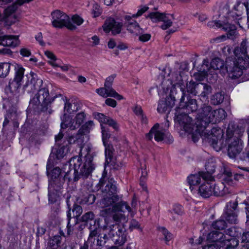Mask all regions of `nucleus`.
<instances>
[{"instance_id":"50","label":"nucleus","mask_w":249,"mask_h":249,"mask_svg":"<svg viewBox=\"0 0 249 249\" xmlns=\"http://www.w3.org/2000/svg\"><path fill=\"white\" fill-rule=\"evenodd\" d=\"M223 182L229 186H234L236 185V182L232 179V176H224L222 178Z\"/></svg>"},{"instance_id":"19","label":"nucleus","mask_w":249,"mask_h":249,"mask_svg":"<svg viewBox=\"0 0 249 249\" xmlns=\"http://www.w3.org/2000/svg\"><path fill=\"white\" fill-rule=\"evenodd\" d=\"M207 26L210 28H222L224 31H228V36L229 38H232L236 33V26L233 24L230 23L228 21L225 22L220 20H212L208 22Z\"/></svg>"},{"instance_id":"49","label":"nucleus","mask_w":249,"mask_h":249,"mask_svg":"<svg viewBox=\"0 0 249 249\" xmlns=\"http://www.w3.org/2000/svg\"><path fill=\"white\" fill-rule=\"evenodd\" d=\"M223 182L229 186H234L236 185V182L232 179V176H224L222 178Z\"/></svg>"},{"instance_id":"54","label":"nucleus","mask_w":249,"mask_h":249,"mask_svg":"<svg viewBox=\"0 0 249 249\" xmlns=\"http://www.w3.org/2000/svg\"><path fill=\"white\" fill-rule=\"evenodd\" d=\"M129 229L132 231L134 229H139L140 231H142V228L140 226L139 223L135 219H132L130 222Z\"/></svg>"},{"instance_id":"37","label":"nucleus","mask_w":249,"mask_h":249,"mask_svg":"<svg viewBox=\"0 0 249 249\" xmlns=\"http://www.w3.org/2000/svg\"><path fill=\"white\" fill-rule=\"evenodd\" d=\"M86 119V114L84 112H81L76 114L74 119V125H71V128L72 129H76L79 127V126L84 123Z\"/></svg>"},{"instance_id":"32","label":"nucleus","mask_w":249,"mask_h":249,"mask_svg":"<svg viewBox=\"0 0 249 249\" xmlns=\"http://www.w3.org/2000/svg\"><path fill=\"white\" fill-rule=\"evenodd\" d=\"M15 75L14 79L22 82L24 77L25 69L20 64H15L14 65Z\"/></svg>"},{"instance_id":"29","label":"nucleus","mask_w":249,"mask_h":249,"mask_svg":"<svg viewBox=\"0 0 249 249\" xmlns=\"http://www.w3.org/2000/svg\"><path fill=\"white\" fill-rule=\"evenodd\" d=\"M96 92L100 96L106 98L107 97H112L116 98L117 100H121L123 99V97L121 95H115L110 91V89L106 87L97 89L96 90Z\"/></svg>"},{"instance_id":"51","label":"nucleus","mask_w":249,"mask_h":249,"mask_svg":"<svg viewBox=\"0 0 249 249\" xmlns=\"http://www.w3.org/2000/svg\"><path fill=\"white\" fill-rule=\"evenodd\" d=\"M73 217L77 218L82 213V209L80 205L74 204L72 209Z\"/></svg>"},{"instance_id":"36","label":"nucleus","mask_w":249,"mask_h":249,"mask_svg":"<svg viewBox=\"0 0 249 249\" xmlns=\"http://www.w3.org/2000/svg\"><path fill=\"white\" fill-rule=\"evenodd\" d=\"M61 119L62 121L61 123V129L69 128L70 130H73L71 127V125H74V122L69 115L65 113L63 116L61 117Z\"/></svg>"},{"instance_id":"64","label":"nucleus","mask_w":249,"mask_h":249,"mask_svg":"<svg viewBox=\"0 0 249 249\" xmlns=\"http://www.w3.org/2000/svg\"><path fill=\"white\" fill-rule=\"evenodd\" d=\"M172 84V82L169 80H163L161 83L162 88L164 90H168L170 88L169 85H171Z\"/></svg>"},{"instance_id":"55","label":"nucleus","mask_w":249,"mask_h":249,"mask_svg":"<svg viewBox=\"0 0 249 249\" xmlns=\"http://www.w3.org/2000/svg\"><path fill=\"white\" fill-rule=\"evenodd\" d=\"M60 212V209L58 206L55 207H53L51 210L50 217L52 219H55L58 218V215Z\"/></svg>"},{"instance_id":"14","label":"nucleus","mask_w":249,"mask_h":249,"mask_svg":"<svg viewBox=\"0 0 249 249\" xmlns=\"http://www.w3.org/2000/svg\"><path fill=\"white\" fill-rule=\"evenodd\" d=\"M204 180L211 181L213 196H223L231 192L229 187L227 186L224 182H215L214 178L213 176H211L209 174L205 175L204 176Z\"/></svg>"},{"instance_id":"58","label":"nucleus","mask_w":249,"mask_h":249,"mask_svg":"<svg viewBox=\"0 0 249 249\" xmlns=\"http://www.w3.org/2000/svg\"><path fill=\"white\" fill-rule=\"evenodd\" d=\"M103 235V236H101L99 238V236H98L97 240H96V246H99V247H103L104 246L105 243L107 242V240L108 239H109V238H107V237H104V235Z\"/></svg>"},{"instance_id":"43","label":"nucleus","mask_w":249,"mask_h":249,"mask_svg":"<svg viewBox=\"0 0 249 249\" xmlns=\"http://www.w3.org/2000/svg\"><path fill=\"white\" fill-rule=\"evenodd\" d=\"M224 98V95L221 92L213 94L211 98V103L214 105H217L223 102Z\"/></svg>"},{"instance_id":"63","label":"nucleus","mask_w":249,"mask_h":249,"mask_svg":"<svg viewBox=\"0 0 249 249\" xmlns=\"http://www.w3.org/2000/svg\"><path fill=\"white\" fill-rule=\"evenodd\" d=\"M148 9V7L146 6H142L140 10H139L137 13L135 14H133L132 17L133 18H137L141 16L143 13L146 12Z\"/></svg>"},{"instance_id":"5","label":"nucleus","mask_w":249,"mask_h":249,"mask_svg":"<svg viewBox=\"0 0 249 249\" xmlns=\"http://www.w3.org/2000/svg\"><path fill=\"white\" fill-rule=\"evenodd\" d=\"M47 170L48 175L50 176L48 186L49 201L53 203L56 200L58 193L63 188L65 180L68 179L69 181L71 180L70 176L71 171L63 172L60 168L56 167L49 173L48 166Z\"/></svg>"},{"instance_id":"35","label":"nucleus","mask_w":249,"mask_h":249,"mask_svg":"<svg viewBox=\"0 0 249 249\" xmlns=\"http://www.w3.org/2000/svg\"><path fill=\"white\" fill-rule=\"evenodd\" d=\"M174 18L172 15L163 14L160 19V21L163 22L160 27L163 30H166L171 27L173 23Z\"/></svg>"},{"instance_id":"16","label":"nucleus","mask_w":249,"mask_h":249,"mask_svg":"<svg viewBox=\"0 0 249 249\" xmlns=\"http://www.w3.org/2000/svg\"><path fill=\"white\" fill-rule=\"evenodd\" d=\"M237 201H230L226 204L223 216L226 220L230 224H236L238 221Z\"/></svg>"},{"instance_id":"48","label":"nucleus","mask_w":249,"mask_h":249,"mask_svg":"<svg viewBox=\"0 0 249 249\" xmlns=\"http://www.w3.org/2000/svg\"><path fill=\"white\" fill-rule=\"evenodd\" d=\"M242 246L245 249H249V232L243 233L242 237Z\"/></svg>"},{"instance_id":"41","label":"nucleus","mask_w":249,"mask_h":249,"mask_svg":"<svg viewBox=\"0 0 249 249\" xmlns=\"http://www.w3.org/2000/svg\"><path fill=\"white\" fill-rule=\"evenodd\" d=\"M215 163L213 161H208L205 165V169L207 171V172H202V178L204 179V175L207 174L212 176V174L215 172Z\"/></svg>"},{"instance_id":"47","label":"nucleus","mask_w":249,"mask_h":249,"mask_svg":"<svg viewBox=\"0 0 249 249\" xmlns=\"http://www.w3.org/2000/svg\"><path fill=\"white\" fill-rule=\"evenodd\" d=\"M163 14L159 12H151L147 16V18H150L153 22H156L160 21Z\"/></svg>"},{"instance_id":"10","label":"nucleus","mask_w":249,"mask_h":249,"mask_svg":"<svg viewBox=\"0 0 249 249\" xmlns=\"http://www.w3.org/2000/svg\"><path fill=\"white\" fill-rule=\"evenodd\" d=\"M51 17L52 24L54 28L61 29L65 27L71 30L76 28V26L71 22L69 16L59 10L52 12Z\"/></svg>"},{"instance_id":"57","label":"nucleus","mask_w":249,"mask_h":249,"mask_svg":"<svg viewBox=\"0 0 249 249\" xmlns=\"http://www.w3.org/2000/svg\"><path fill=\"white\" fill-rule=\"evenodd\" d=\"M73 23H75L77 26L81 25L83 22V19L77 15H73L71 18Z\"/></svg>"},{"instance_id":"45","label":"nucleus","mask_w":249,"mask_h":249,"mask_svg":"<svg viewBox=\"0 0 249 249\" xmlns=\"http://www.w3.org/2000/svg\"><path fill=\"white\" fill-rule=\"evenodd\" d=\"M213 229L222 230L227 227L226 222L223 219H219L214 222L212 224Z\"/></svg>"},{"instance_id":"52","label":"nucleus","mask_w":249,"mask_h":249,"mask_svg":"<svg viewBox=\"0 0 249 249\" xmlns=\"http://www.w3.org/2000/svg\"><path fill=\"white\" fill-rule=\"evenodd\" d=\"M169 213L171 214H173V213L178 215H182L183 213L182 207L179 204H176L174 205L173 211H169Z\"/></svg>"},{"instance_id":"9","label":"nucleus","mask_w":249,"mask_h":249,"mask_svg":"<svg viewBox=\"0 0 249 249\" xmlns=\"http://www.w3.org/2000/svg\"><path fill=\"white\" fill-rule=\"evenodd\" d=\"M214 110L212 107L209 105H204L201 108L196 122L195 131L196 133L202 134L204 132L208 124L212 122L210 117L213 115Z\"/></svg>"},{"instance_id":"3","label":"nucleus","mask_w":249,"mask_h":249,"mask_svg":"<svg viewBox=\"0 0 249 249\" xmlns=\"http://www.w3.org/2000/svg\"><path fill=\"white\" fill-rule=\"evenodd\" d=\"M247 40H243L239 47L234 50V55L227 58L225 68L229 76L232 79L238 78L249 67V56L247 54Z\"/></svg>"},{"instance_id":"61","label":"nucleus","mask_w":249,"mask_h":249,"mask_svg":"<svg viewBox=\"0 0 249 249\" xmlns=\"http://www.w3.org/2000/svg\"><path fill=\"white\" fill-rule=\"evenodd\" d=\"M19 53L23 57H29L31 55V51L26 48H22L19 51Z\"/></svg>"},{"instance_id":"6","label":"nucleus","mask_w":249,"mask_h":249,"mask_svg":"<svg viewBox=\"0 0 249 249\" xmlns=\"http://www.w3.org/2000/svg\"><path fill=\"white\" fill-rule=\"evenodd\" d=\"M225 238L224 234L218 231H213L209 233L207 237V240H204V239L200 236L198 239H196L194 241V238L190 239L189 242L192 245L194 246L202 245V249H206L211 248V249H220L221 248H224L222 245L223 241Z\"/></svg>"},{"instance_id":"1","label":"nucleus","mask_w":249,"mask_h":249,"mask_svg":"<svg viewBox=\"0 0 249 249\" xmlns=\"http://www.w3.org/2000/svg\"><path fill=\"white\" fill-rule=\"evenodd\" d=\"M98 185L102 189L103 195L100 205L105 208L102 211V215L105 216L118 212L125 213L126 211L128 213L131 211V208L128 204L122 201V196L117 194V187L113 178L105 180V178H102L100 179Z\"/></svg>"},{"instance_id":"15","label":"nucleus","mask_w":249,"mask_h":249,"mask_svg":"<svg viewBox=\"0 0 249 249\" xmlns=\"http://www.w3.org/2000/svg\"><path fill=\"white\" fill-rule=\"evenodd\" d=\"M94 125L92 121H89L83 124L78 131L75 135H71L69 137L68 141L69 143H82L84 138V135L89 132L90 129Z\"/></svg>"},{"instance_id":"12","label":"nucleus","mask_w":249,"mask_h":249,"mask_svg":"<svg viewBox=\"0 0 249 249\" xmlns=\"http://www.w3.org/2000/svg\"><path fill=\"white\" fill-rule=\"evenodd\" d=\"M177 85H178L180 87V89L182 92V96L180 100L179 106L176 110H179L180 111L183 110V112L187 114L191 112L196 111L198 108L196 100L189 98V96H186L185 92V87L182 83L178 82Z\"/></svg>"},{"instance_id":"46","label":"nucleus","mask_w":249,"mask_h":249,"mask_svg":"<svg viewBox=\"0 0 249 249\" xmlns=\"http://www.w3.org/2000/svg\"><path fill=\"white\" fill-rule=\"evenodd\" d=\"M61 237L59 235H55L52 239H51L48 242L49 245L52 247H58L61 243ZM53 249H55L53 248Z\"/></svg>"},{"instance_id":"25","label":"nucleus","mask_w":249,"mask_h":249,"mask_svg":"<svg viewBox=\"0 0 249 249\" xmlns=\"http://www.w3.org/2000/svg\"><path fill=\"white\" fill-rule=\"evenodd\" d=\"M177 78H178V80H177V81L175 83L174 86H178L180 88V87L178 85H177L178 83L181 82L183 83V85L184 86L185 88V92L186 93V91L190 94H192L194 95H196L197 93V92L196 91V89H197V85L198 84H196V82L191 81L189 82V83H187L186 84V86L184 85V83L183 82V79H182V77L180 75V74H177Z\"/></svg>"},{"instance_id":"11","label":"nucleus","mask_w":249,"mask_h":249,"mask_svg":"<svg viewBox=\"0 0 249 249\" xmlns=\"http://www.w3.org/2000/svg\"><path fill=\"white\" fill-rule=\"evenodd\" d=\"M175 121L176 123H178L179 125L182 127L183 130L188 132L189 133H192V138L194 142L197 141V139H196L194 136L195 134H197L195 131L196 129V124H193L192 122V119L190 117L187 113L180 111L179 110H176L175 113Z\"/></svg>"},{"instance_id":"59","label":"nucleus","mask_w":249,"mask_h":249,"mask_svg":"<svg viewBox=\"0 0 249 249\" xmlns=\"http://www.w3.org/2000/svg\"><path fill=\"white\" fill-rule=\"evenodd\" d=\"M17 10V6L15 5H11L8 6L6 9H5V14L6 16L8 17L14 13Z\"/></svg>"},{"instance_id":"39","label":"nucleus","mask_w":249,"mask_h":249,"mask_svg":"<svg viewBox=\"0 0 249 249\" xmlns=\"http://www.w3.org/2000/svg\"><path fill=\"white\" fill-rule=\"evenodd\" d=\"M116 75L115 74H112L110 76L107 77L104 84V87H106L108 89H110V91L115 95H119L112 88V85L113 81L116 77Z\"/></svg>"},{"instance_id":"20","label":"nucleus","mask_w":249,"mask_h":249,"mask_svg":"<svg viewBox=\"0 0 249 249\" xmlns=\"http://www.w3.org/2000/svg\"><path fill=\"white\" fill-rule=\"evenodd\" d=\"M27 78L28 80L23 86V89L28 93L36 91L42 84V80L38 78L37 75L33 72H30Z\"/></svg>"},{"instance_id":"31","label":"nucleus","mask_w":249,"mask_h":249,"mask_svg":"<svg viewBox=\"0 0 249 249\" xmlns=\"http://www.w3.org/2000/svg\"><path fill=\"white\" fill-rule=\"evenodd\" d=\"M127 30L132 34L138 36L143 33L142 29L141 28L138 23L135 20L129 22L126 25Z\"/></svg>"},{"instance_id":"34","label":"nucleus","mask_w":249,"mask_h":249,"mask_svg":"<svg viewBox=\"0 0 249 249\" xmlns=\"http://www.w3.org/2000/svg\"><path fill=\"white\" fill-rule=\"evenodd\" d=\"M22 82L13 79L10 80L9 83L8 89L13 95H17L19 92Z\"/></svg>"},{"instance_id":"38","label":"nucleus","mask_w":249,"mask_h":249,"mask_svg":"<svg viewBox=\"0 0 249 249\" xmlns=\"http://www.w3.org/2000/svg\"><path fill=\"white\" fill-rule=\"evenodd\" d=\"M197 87V89H203V91L200 94L201 97H207L208 95L212 92L211 87L207 84L203 83H198Z\"/></svg>"},{"instance_id":"42","label":"nucleus","mask_w":249,"mask_h":249,"mask_svg":"<svg viewBox=\"0 0 249 249\" xmlns=\"http://www.w3.org/2000/svg\"><path fill=\"white\" fill-rule=\"evenodd\" d=\"M10 70V64L9 63H0V77H5L9 73Z\"/></svg>"},{"instance_id":"21","label":"nucleus","mask_w":249,"mask_h":249,"mask_svg":"<svg viewBox=\"0 0 249 249\" xmlns=\"http://www.w3.org/2000/svg\"><path fill=\"white\" fill-rule=\"evenodd\" d=\"M122 27V22H117L113 18L110 17L106 20L103 25V29L105 32L109 33L111 31L112 34L114 36L121 33Z\"/></svg>"},{"instance_id":"27","label":"nucleus","mask_w":249,"mask_h":249,"mask_svg":"<svg viewBox=\"0 0 249 249\" xmlns=\"http://www.w3.org/2000/svg\"><path fill=\"white\" fill-rule=\"evenodd\" d=\"M234 10L237 12L235 14L239 17L246 10L247 14H249V6L248 0H239L234 7Z\"/></svg>"},{"instance_id":"4","label":"nucleus","mask_w":249,"mask_h":249,"mask_svg":"<svg viewBox=\"0 0 249 249\" xmlns=\"http://www.w3.org/2000/svg\"><path fill=\"white\" fill-rule=\"evenodd\" d=\"M85 149L87 151L85 156L84 162H83L80 156H75L71 159L69 166L73 169V180L77 181L80 178H87L95 168V165L93 162V157L89 153L90 147L86 146Z\"/></svg>"},{"instance_id":"23","label":"nucleus","mask_w":249,"mask_h":249,"mask_svg":"<svg viewBox=\"0 0 249 249\" xmlns=\"http://www.w3.org/2000/svg\"><path fill=\"white\" fill-rule=\"evenodd\" d=\"M20 44L18 36H0V45L15 48Z\"/></svg>"},{"instance_id":"33","label":"nucleus","mask_w":249,"mask_h":249,"mask_svg":"<svg viewBox=\"0 0 249 249\" xmlns=\"http://www.w3.org/2000/svg\"><path fill=\"white\" fill-rule=\"evenodd\" d=\"M202 172H199L198 174L191 175L187 178L188 182L190 185V188L192 191H193V186L196 185L200 182L201 178H202Z\"/></svg>"},{"instance_id":"30","label":"nucleus","mask_w":249,"mask_h":249,"mask_svg":"<svg viewBox=\"0 0 249 249\" xmlns=\"http://www.w3.org/2000/svg\"><path fill=\"white\" fill-rule=\"evenodd\" d=\"M226 116V111L222 108H219L218 109L214 110L213 115H212L210 117L212 120V123L216 124L224 119Z\"/></svg>"},{"instance_id":"40","label":"nucleus","mask_w":249,"mask_h":249,"mask_svg":"<svg viewBox=\"0 0 249 249\" xmlns=\"http://www.w3.org/2000/svg\"><path fill=\"white\" fill-rule=\"evenodd\" d=\"M211 69L214 70H219L224 68V62L219 58L213 59L211 62Z\"/></svg>"},{"instance_id":"22","label":"nucleus","mask_w":249,"mask_h":249,"mask_svg":"<svg viewBox=\"0 0 249 249\" xmlns=\"http://www.w3.org/2000/svg\"><path fill=\"white\" fill-rule=\"evenodd\" d=\"M114 149L112 145H107L105 149L106 162L105 165H110L115 169H119L121 166V163L113 157Z\"/></svg>"},{"instance_id":"60","label":"nucleus","mask_w":249,"mask_h":249,"mask_svg":"<svg viewBox=\"0 0 249 249\" xmlns=\"http://www.w3.org/2000/svg\"><path fill=\"white\" fill-rule=\"evenodd\" d=\"M66 148L65 146H62L58 149L56 153V158L58 159L62 158L64 157L66 155V152L65 151V149Z\"/></svg>"},{"instance_id":"53","label":"nucleus","mask_w":249,"mask_h":249,"mask_svg":"<svg viewBox=\"0 0 249 249\" xmlns=\"http://www.w3.org/2000/svg\"><path fill=\"white\" fill-rule=\"evenodd\" d=\"M168 106L164 101H160L158 104L157 111L160 113L165 112L167 110Z\"/></svg>"},{"instance_id":"24","label":"nucleus","mask_w":249,"mask_h":249,"mask_svg":"<svg viewBox=\"0 0 249 249\" xmlns=\"http://www.w3.org/2000/svg\"><path fill=\"white\" fill-rule=\"evenodd\" d=\"M205 180V181L196 190V192L202 197L207 198L213 196L212 186L211 181Z\"/></svg>"},{"instance_id":"8","label":"nucleus","mask_w":249,"mask_h":249,"mask_svg":"<svg viewBox=\"0 0 249 249\" xmlns=\"http://www.w3.org/2000/svg\"><path fill=\"white\" fill-rule=\"evenodd\" d=\"M53 99H51L49 96V90L47 88H42L39 89L35 96L31 99L30 106L34 109H40L43 112L46 111L48 106Z\"/></svg>"},{"instance_id":"62","label":"nucleus","mask_w":249,"mask_h":249,"mask_svg":"<svg viewBox=\"0 0 249 249\" xmlns=\"http://www.w3.org/2000/svg\"><path fill=\"white\" fill-rule=\"evenodd\" d=\"M139 35V39L142 42H146L149 40L151 38V35L149 34H141Z\"/></svg>"},{"instance_id":"26","label":"nucleus","mask_w":249,"mask_h":249,"mask_svg":"<svg viewBox=\"0 0 249 249\" xmlns=\"http://www.w3.org/2000/svg\"><path fill=\"white\" fill-rule=\"evenodd\" d=\"M232 228H229L226 231V234H229L231 238L230 239H225L222 244L224 246V249H234L239 244V241L235 238L233 237L235 234L233 233Z\"/></svg>"},{"instance_id":"56","label":"nucleus","mask_w":249,"mask_h":249,"mask_svg":"<svg viewBox=\"0 0 249 249\" xmlns=\"http://www.w3.org/2000/svg\"><path fill=\"white\" fill-rule=\"evenodd\" d=\"M94 218V214L93 212H89L86 213L82 216V220L83 221H88L89 220H92Z\"/></svg>"},{"instance_id":"44","label":"nucleus","mask_w":249,"mask_h":249,"mask_svg":"<svg viewBox=\"0 0 249 249\" xmlns=\"http://www.w3.org/2000/svg\"><path fill=\"white\" fill-rule=\"evenodd\" d=\"M158 230L162 233L164 236L165 241L167 242L171 240L173 236L172 234L165 227H158L157 228Z\"/></svg>"},{"instance_id":"18","label":"nucleus","mask_w":249,"mask_h":249,"mask_svg":"<svg viewBox=\"0 0 249 249\" xmlns=\"http://www.w3.org/2000/svg\"><path fill=\"white\" fill-rule=\"evenodd\" d=\"M198 134L206 137L209 142L215 148L218 142L221 141L223 136V131L220 127H213L211 131H208L206 128L204 132Z\"/></svg>"},{"instance_id":"28","label":"nucleus","mask_w":249,"mask_h":249,"mask_svg":"<svg viewBox=\"0 0 249 249\" xmlns=\"http://www.w3.org/2000/svg\"><path fill=\"white\" fill-rule=\"evenodd\" d=\"M94 224L97 223V225L96 226V227L92 228L90 227V232L89 235V237L88 241L87 242V248H88L89 247V244H90V248L94 249V247L91 245L92 243L93 242V244L94 245V242L95 240V238H93L98 233V228H100L99 221V220H95L93 221ZM101 228V227H100Z\"/></svg>"},{"instance_id":"2","label":"nucleus","mask_w":249,"mask_h":249,"mask_svg":"<svg viewBox=\"0 0 249 249\" xmlns=\"http://www.w3.org/2000/svg\"><path fill=\"white\" fill-rule=\"evenodd\" d=\"M128 215L122 213L113 214L112 220L105 219V224L101 226L104 237L111 239L118 247L121 246L126 241L125 224L128 220Z\"/></svg>"},{"instance_id":"7","label":"nucleus","mask_w":249,"mask_h":249,"mask_svg":"<svg viewBox=\"0 0 249 249\" xmlns=\"http://www.w3.org/2000/svg\"><path fill=\"white\" fill-rule=\"evenodd\" d=\"M234 128H231L230 124L226 131V141L228 143V155L230 158L236 159L243 148L242 141L238 137L234 136Z\"/></svg>"},{"instance_id":"17","label":"nucleus","mask_w":249,"mask_h":249,"mask_svg":"<svg viewBox=\"0 0 249 249\" xmlns=\"http://www.w3.org/2000/svg\"><path fill=\"white\" fill-rule=\"evenodd\" d=\"M153 136H154V139L157 142L165 141L166 138L169 139V142H173V138L165 130L160 128L159 124H155L151 129L149 133L146 135V137L149 140H151Z\"/></svg>"},{"instance_id":"13","label":"nucleus","mask_w":249,"mask_h":249,"mask_svg":"<svg viewBox=\"0 0 249 249\" xmlns=\"http://www.w3.org/2000/svg\"><path fill=\"white\" fill-rule=\"evenodd\" d=\"M95 118L98 120L101 123V127L102 133V140L103 143L105 146V149L107 145L106 144V141L109 138L110 135L108 133L105 126L102 124H108L109 126H111L116 130L119 129V125L117 122L113 119L110 117L105 116L104 114L100 113H96L94 115Z\"/></svg>"}]
</instances>
